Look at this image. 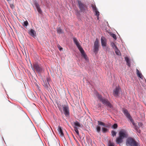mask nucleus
I'll return each mask as SVG.
<instances>
[{
	"label": "nucleus",
	"mask_w": 146,
	"mask_h": 146,
	"mask_svg": "<svg viewBox=\"0 0 146 146\" xmlns=\"http://www.w3.org/2000/svg\"><path fill=\"white\" fill-rule=\"evenodd\" d=\"M24 24L25 26H27L28 24V23L27 21H26L24 22Z\"/></svg>",
	"instance_id": "72a5a7b5"
},
{
	"label": "nucleus",
	"mask_w": 146,
	"mask_h": 146,
	"mask_svg": "<svg viewBox=\"0 0 146 146\" xmlns=\"http://www.w3.org/2000/svg\"><path fill=\"white\" fill-rule=\"evenodd\" d=\"M73 41L74 43L76 44L77 47H79L80 45L79 43L78 42L77 38L75 37L73 38Z\"/></svg>",
	"instance_id": "2eb2a0df"
},
{
	"label": "nucleus",
	"mask_w": 146,
	"mask_h": 146,
	"mask_svg": "<svg viewBox=\"0 0 146 146\" xmlns=\"http://www.w3.org/2000/svg\"><path fill=\"white\" fill-rule=\"evenodd\" d=\"M95 13V15H96L97 17H98L99 15V12L97 11V10L94 11Z\"/></svg>",
	"instance_id": "7c9ffc66"
},
{
	"label": "nucleus",
	"mask_w": 146,
	"mask_h": 146,
	"mask_svg": "<svg viewBox=\"0 0 146 146\" xmlns=\"http://www.w3.org/2000/svg\"><path fill=\"white\" fill-rule=\"evenodd\" d=\"M117 124L116 123L114 124L112 126V127L115 129L117 128Z\"/></svg>",
	"instance_id": "2f4dec72"
},
{
	"label": "nucleus",
	"mask_w": 146,
	"mask_h": 146,
	"mask_svg": "<svg viewBox=\"0 0 146 146\" xmlns=\"http://www.w3.org/2000/svg\"><path fill=\"white\" fill-rule=\"evenodd\" d=\"M78 2L79 8L81 11L83 12H85L86 10V6L82 3L80 1H78Z\"/></svg>",
	"instance_id": "0eeeda50"
},
{
	"label": "nucleus",
	"mask_w": 146,
	"mask_h": 146,
	"mask_svg": "<svg viewBox=\"0 0 146 146\" xmlns=\"http://www.w3.org/2000/svg\"><path fill=\"white\" fill-rule=\"evenodd\" d=\"M137 74V76L141 79L143 78V76L141 74L140 72L137 69H136Z\"/></svg>",
	"instance_id": "f3484780"
},
{
	"label": "nucleus",
	"mask_w": 146,
	"mask_h": 146,
	"mask_svg": "<svg viewBox=\"0 0 146 146\" xmlns=\"http://www.w3.org/2000/svg\"><path fill=\"white\" fill-rule=\"evenodd\" d=\"M46 85H47V86H48V84H47V83H46Z\"/></svg>",
	"instance_id": "a19ab883"
},
{
	"label": "nucleus",
	"mask_w": 146,
	"mask_h": 146,
	"mask_svg": "<svg viewBox=\"0 0 146 146\" xmlns=\"http://www.w3.org/2000/svg\"><path fill=\"white\" fill-rule=\"evenodd\" d=\"M108 107L112 109L113 108V105L111 104L109 102L106 105Z\"/></svg>",
	"instance_id": "4be33fe9"
},
{
	"label": "nucleus",
	"mask_w": 146,
	"mask_h": 146,
	"mask_svg": "<svg viewBox=\"0 0 146 146\" xmlns=\"http://www.w3.org/2000/svg\"><path fill=\"white\" fill-rule=\"evenodd\" d=\"M116 133H117L116 131H111V133L112 136L113 137L115 136L116 135Z\"/></svg>",
	"instance_id": "cd10ccee"
},
{
	"label": "nucleus",
	"mask_w": 146,
	"mask_h": 146,
	"mask_svg": "<svg viewBox=\"0 0 146 146\" xmlns=\"http://www.w3.org/2000/svg\"><path fill=\"white\" fill-rule=\"evenodd\" d=\"M73 137L75 139L73 135Z\"/></svg>",
	"instance_id": "ea45409f"
},
{
	"label": "nucleus",
	"mask_w": 146,
	"mask_h": 146,
	"mask_svg": "<svg viewBox=\"0 0 146 146\" xmlns=\"http://www.w3.org/2000/svg\"><path fill=\"white\" fill-rule=\"evenodd\" d=\"M98 125H102L105 127H106L105 124L104 122L99 121H98Z\"/></svg>",
	"instance_id": "aec40b11"
},
{
	"label": "nucleus",
	"mask_w": 146,
	"mask_h": 146,
	"mask_svg": "<svg viewBox=\"0 0 146 146\" xmlns=\"http://www.w3.org/2000/svg\"><path fill=\"white\" fill-rule=\"evenodd\" d=\"M31 67L34 71L36 70L37 72L38 73H40L42 71L43 69L40 64H39L37 63L33 64L32 66L31 64Z\"/></svg>",
	"instance_id": "20e7f679"
},
{
	"label": "nucleus",
	"mask_w": 146,
	"mask_h": 146,
	"mask_svg": "<svg viewBox=\"0 0 146 146\" xmlns=\"http://www.w3.org/2000/svg\"><path fill=\"white\" fill-rule=\"evenodd\" d=\"M98 125H102L105 127H106L105 124L104 122L99 121H98Z\"/></svg>",
	"instance_id": "412c9836"
},
{
	"label": "nucleus",
	"mask_w": 146,
	"mask_h": 146,
	"mask_svg": "<svg viewBox=\"0 0 146 146\" xmlns=\"http://www.w3.org/2000/svg\"><path fill=\"white\" fill-rule=\"evenodd\" d=\"M123 112L125 115L130 119H131V116L129 113L128 110L126 109H124L123 110Z\"/></svg>",
	"instance_id": "1a4fd4ad"
},
{
	"label": "nucleus",
	"mask_w": 146,
	"mask_h": 146,
	"mask_svg": "<svg viewBox=\"0 0 146 146\" xmlns=\"http://www.w3.org/2000/svg\"><path fill=\"white\" fill-rule=\"evenodd\" d=\"M119 136L116 139V142L119 144L123 142V139L126 138L127 137V134L126 131L124 130H121L119 133Z\"/></svg>",
	"instance_id": "f257e3e1"
},
{
	"label": "nucleus",
	"mask_w": 146,
	"mask_h": 146,
	"mask_svg": "<svg viewBox=\"0 0 146 146\" xmlns=\"http://www.w3.org/2000/svg\"><path fill=\"white\" fill-rule=\"evenodd\" d=\"M74 131H75L76 132V133L77 135H79V131L78 130V128L76 127H74Z\"/></svg>",
	"instance_id": "b1692460"
},
{
	"label": "nucleus",
	"mask_w": 146,
	"mask_h": 146,
	"mask_svg": "<svg viewBox=\"0 0 146 146\" xmlns=\"http://www.w3.org/2000/svg\"><path fill=\"white\" fill-rule=\"evenodd\" d=\"M127 146H138V143L135 139L131 137L128 138L126 141Z\"/></svg>",
	"instance_id": "7ed1b4c3"
},
{
	"label": "nucleus",
	"mask_w": 146,
	"mask_h": 146,
	"mask_svg": "<svg viewBox=\"0 0 146 146\" xmlns=\"http://www.w3.org/2000/svg\"><path fill=\"white\" fill-rule=\"evenodd\" d=\"M102 45L103 47H105L106 46V41L105 38L104 37H102L101 38Z\"/></svg>",
	"instance_id": "9d476101"
},
{
	"label": "nucleus",
	"mask_w": 146,
	"mask_h": 146,
	"mask_svg": "<svg viewBox=\"0 0 146 146\" xmlns=\"http://www.w3.org/2000/svg\"><path fill=\"white\" fill-rule=\"evenodd\" d=\"M35 5L36 7L38 12L40 13H41L42 12V11L39 7V4L37 2H36L35 3Z\"/></svg>",
	"instance_id": "f8f14e48"
},
{
	"label": "nucleus",
	"mask_w": 146,
	"mask_h": 146,
	"mask_svg": "<svg viewBox=\"0 0 146 146\" xmlns=\"http://www.w3.org/2000/svg\"><path fill=\"white\" fill-rule=\"evenodd\" d=\"M95 94L97 97L98 98V99L104 105H106L109 102L107 99L104 98H103L102 96L101 95L99 94L98 92H95Z\"/></svg>",
	"instance_id": "39448f33"
},
{
	"label": "nucleus",
	"mask_w": 146,
	"mask_h": 146,
	"mask_svg": "<svg viewBox=\"0 0 146 146\" xmlns=\"http://www.w3.org/2000/svg\"><path fill=\"white\" fill-rule=\"evenodd\" d=\"M82 54V56L84 57V58L86 60L87 59V56L85 53L84 51L81 46L77 47Z\"/></svg>",
	"instance_id": "6e6552de"
},
{
	"label": "nucleus",
	"mask_w": 146,
	"mask_h": 146,
	"mask_svg": "<svg viewBox=\"0 0 146 146\" xmlns=\"http://www.w3.org/2000/svg\"><path fill=\"white\" fill-rule=\"evenodd\" d=\"M115 51L116 54L118 55H120L121 54L119 51L118 50L117 48L115 49Z\"/></svg>",
	"instance_id": "5701e85b"
},
{
	"label": "nucleus",
	"mask_w": 146,
	"mask_h": 146,
	"mask_svg": "<svg viewBox=\"0 0 146 146\" xmlns=\"http://www.w3.org/2000/svg\"><path fill=\"white\" fill-rule=\"evenodd\" d=\"M58 130L60 134V135L61 136H64V134L62 132V127L60 126H58Z\"/></svg>",
	"instance_id": "4468645a"
},
{
	"label": "nucleus",
	"mask_w": 146,
	"mask_h": 146,
	"mask_svg": "<svg viewBox=\"0 0 146 146\" xmlns=\"http://www.w3.org/2000/svg\"><path fill=\"white\" fill-rule=\"evenodd\" d=\"M136 129L137 131L139 133H140V130H138V129H137V128H136Z\"/></svg>",
	"instance_id": "e433bc0d"
},
{
	"label": "nucleus",
	"mask_w": 146,
	"mask_h": 146,
	"mask_svg": "<svg viewBox=\"0 0 146 146\" xmlns=\"http://www.w3.org/2000/svg\"><path fill=\"white\" fill-rule=\"evenodd\" d=\"M92 9L94 11L97 10V9L96 7V6L95 5H92L91 6Z\"/></svg>",
	"instance_id": "c85d7f7f"
},
{
	"label": "nucleus",
	"mask_w": 146,
	"mask_h": 146,
	"mask_svg": "<svg viewBox=\"0 0 146 146\" xmlns=\"http://www.w3.org/2000/svg\"><path fill=\"white\" fill-rule=\"evenodd\" d=\"M125 59L127 62V65L129 66L130 67L131 66L130 63L129 58L127 57H125Z\"/></svg>",
	"instance_id": "dca6fc26"
},
{
	"label": "nucleus",
	"mask_w": 146,
	"mask_h": 146,
	"mask_svg": "<svg viewBox=\"0 0 146 146\" xmlns=\"http://www.w3.org/2000/svg\"><path fill=\"white\" fill-rule=\"evenodd\" d=\"M10 7L12 9H13L15 8V6L13 4H10Z\"/></svg>",
	"instance_id": "473e14b6"
},
{
	"label": "nucleus",
	"mask_w": 146,
	"mask_h": 146,
	"mask_svg": "<svg viewBox=\"0 0 146 146\" xmlns=\"http://www.w3.org/2000/svg\"><path fill=\"white\" fill-rule=\"evenodd\" d=\"M110 35L115 40L116 39L117 37L115 34L111 33H110Z\"/></svg>",
	"instance_id": "393cba45"
},
{
	"label": "nucleus",
	"mask_w": 146,
	"mask_h": 146,
	"mask_svg": "<svg viewBox=\"0 0 146 146\" xmlns=\"http://www.w3.org/2000/svg\"><path fill=\"white\" fill-rule=\"evenodd\" d=\"M109 146H114V143H110Z\"/></svg>",
	"instance_id": "f704fd0d"
},
{
	"label": "nucleus",
	"mask_w": 146,
	"mask_h": 146,
	"mask_svg": "<svg viewBox=\"0 0 146 146\" xmlns=\"http://www.w3.org/2000/svg\"><path fill=\"white\" fill-rule=\"evenodd\" d=\"M74 124L76 126L80 127H82V125H81L78 122L76 121L74 123Z\"/></svg>",
	"instance_id": "6ab92c4d"
},
{
	"label": "nucleus",
	"mask_w": 146,
	"mask_h": 146,
	"mask_svg": "<svg viewBox=\"0 0 146 146\" xmlns=\"http://www.w3.org/2000/svg\"><path fill=\"white\" fill-rule=\"evenodd\" d=\"M111 45L112 46V47L114 49L117 48V47L116 46L114 42H111Z\"/></svg>",
	"instance_id": "a878e982"
},
{
	"label": "nucleus",
	"mask_w": 146,
	"mask_h": 146,
	"mask_svg": "<svg viewBox=\"0 0 146 146\" xmlns=\"http://www.w3.org/2000/svg\"><path fill=\"white\" fill-rule=\"evenodd\" d=\"M97 19H98H98H99V16L98 17H97Z\"/></svg>",
	"instance_id": "58836bf2"
},
{
	"label": "nucleus",
	"mask_w": 146,
	"mask_h": 146,
	"mask_svg": "<svg viewBox=\"0 0 146 146\" xmlns=\"http://www.w3.org/2000/svg\"><path fill=\"white\" fill-rule=\"evenodd\" d=\"M119 90V87H116L113 91V94L115 96H118Z\"/></svg>",
	"instance_id": "9b49d317"
},
{
	"label": "nucleus",
	"mask_w": 146,
	"mask_h": 146,
	"mask_svg": "<svg viewBox=\"0 0 146 146\" xmlns=\"http://www.w3.org/2000/svg\"><path fill=\"white\" fill-rule=\"evenodd\" d=\"M47 83H48V84L49 85V82L50 81V80L49 78L47 79Z\"/></svg>",
	"instance_id": "c9c22d12"
},
{
	"label": "nucleus",
	"mask_w": 146,
	"mask_h": 146,
	"mask_svg": "<svg viewBox=\"0 0 146 146\" xmlns=\"http://www.w3.org/2000/svg\"><path fill=\"white\" fill-rule=\"evenodd\" d=\"M96 130L98 133H99L101 130V127L99 126H97L96 127Z\"/></svg>",
	"instance_id": "bb28decb"
},
{
	"label": "nucleus",
	"mask_w": 146,
	"mask_h": 146,
	"mask_svg": "<svg viewBox=\"0 0 146 146\" xmlns=\"http://www.w3.org/2000/svg\"><path fill=\"white\" fill-rule=\"evenodd\" d=\"M29 34L32 37H35L36 36V34L35 31L33 29H31L29 33Z\"/></svg>",
	"instance_id": "ddd939ff"
},
{
	"label": "nucleus",
	"mask_w": 146,
	"mask_h": 146,
	"mask_svg": "<svg viewBox=\"0 0 146 146\" xmlns=\"http://www.w3.org/2000/svg\"><path fill=\"white\" fill-rule=\"evenodd\" d=\"M56 31L57 33L59 34L63 33V32L62 31V30L60 27H57L56 29Z\"/></svg>",
	"instance_id": "a211bd4d"
},
{
	"label": "nucleus",
	"mask_w": 146,
	"mask_h": 146,
	"mask_svg": "<svg viewBox=\"0 0 146 146\" xmlns=\"http://www.w3.org/2000/svg\"><path fill=\"white\" fill-rule=\"evenodd\" d=\"M102 130L103 132L104 133L106 132L108 130L107 129L104 127H102Z\"/></svg>",
	"instance_id": "c756f323"
},
{
	"label": "nucleus",
	"mask_w": 146,
	"mask_h": 146,
	"mask_svg": "<svg viewBox=\"0 0 146 146\" xmlns=\"http://www.w3.org/2000/svg\"><path fill=\"white\" fill-rule=\"evenodd\" d=\"M99 107H100V105H99Z\"/></svg>",
	"instance_id": "79ce46f5"
},
{
	"label": "nucleus",
	"mask_w": 146,
	"mask_h": 146,
	"mask_svg": "<svg viewBox=\"0 0 146 146\" xmlns=\"http://www.w3.org/2000/svg\"><path fill=\"white\" fill-rule=\"evenodd\" d=\"M99 42L98 39L96 38L94 42L93 47V52L95 54L98 53L99 50Z\"/></svg>",
	"instance_id": "423d86ee"
},
{
	"label": "nucleus",
	"mask_w": 146,
	"mask_h": 146,
	"mask_svg": "<svg viewBox=\"0 0 146 146\" xmlns=\"http://www.w3.org/2000/svg\"><path fill=\"white\" fill-rule=\"evenodd\" d=\"M62 48H60L59 49H60V50H62Z\"/></svg>",
	"instance_id": "4c0bfd02"
},
{
	"label": "nucleus",
	"mask_w": 146,
	"mask_h": 146,
	"mask_svg": "<svg viewBox=\"0 0 146 146\" xmlns=\"http://www.w3.org/2000/svg\"><path fill=\"white\" fill-rule=\"evenodd\" d=\"M58 109L61 113H63L64 112L66 117H68L69 116V109L68 105H60L58 106Z\"/></svg>",
	"instance_id": "f03ea898"
}]
</instances>
